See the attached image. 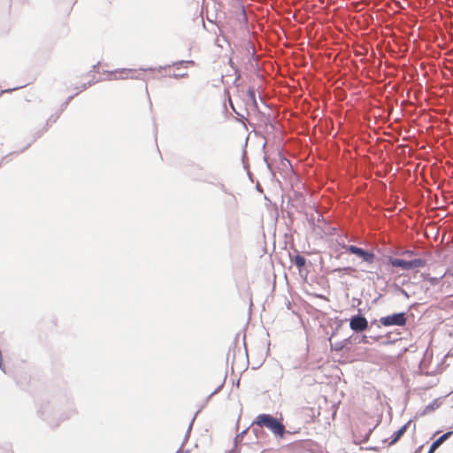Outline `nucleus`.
<instances>
[{"instance_id":"4","label":"nucleus","mask_w":453,"mask_h":453,"mask_svg":"<svg viewBox=\"0 0 453 453\" xmlns=\"http://www.w3.org/2000/svg\"><path fill=\"white\" fill-rule=\"evenodd\" d=\"M138 72L134 69H118L111 72H108V77L110 80H126V79H137Z\"/></svg>"},{"instance_id":"13","label":"nucleus","mask_w":453,"mask_h":453,"mask_svg":"<svg viewBox=\"0 0 453 453\" xmlns=\"http://www.w3.org/2000/svg\"><path fill=\"white\" fill-rule=\"evenodd\" d=\"M180 63L182 64L183 62ZM184 63L188 65H195V62L193 60L185 61Z\"/></svg>"},{"instance_id":"3","label":"nucleus","mask_w":453,"mask_h":453,"mask_svg":"<svg viewBox=\"0 0 453 453\" xmlns=\"http://www.w3.org/2000/svg\"><path fill=\"white\" fill-rule=\"evenodd\" d=\"M407 319L405 313H395L392 315L381 317L380 322L384 326H403L406 324Z\"/></svg>"},{"instance_id":"6","label":"nucleus","mask_w":453,"mask_h":453,"mask_svg":"<svg viewBox=\"0 0 453 453\" xmlns=\"http://www.w3.org/2000/svg\"><path fill=\"white\" fill-rule=\"evenodd\" d=\"M349 327L356 332H362L367 329L368 321L363 316H354L350 319Z\"/></svg>"},{"instance_id":"17","label":"nucleus","mask_w":453,"mask_h":453,"mask_svg":"<svg viewBox=\"0 0 453 453\" xmlns=\"http://www.w3.org/2000/svg\"><path fill=\"white\" fill-rule=\"evenodd\" d=\"M451 275L453 276V272L451 273Z\"/></svg>"},{"instance_id":"15","label":"nucleus","mask_w":453,"mask_h":453,"mask_svg":"<svg viewBox=\"0 0 453 453\" xmlns=\"http://www.w3.org/2000/svg\"><path fill=\"white\" fill-rule=\"evenodd\" d=\"M342 349V346H340V345H337V347H335L336 350H341Z\"/></svg>"},{"instance_id":"5","label":"nucleus","mask_w":453,"mask_h":453,"mask_svg":"<svg viewBox=\"0 0 453 453\" xmlns=\"http://www.w3.org/2000/svg\"><path fill=\"white\" fill-rule=\"evenodd\" d=\"M345 249L349 253L355 254V255L362 257L364 261H365L369 264H372L374 260L375 256L372 252L365 251L363 249L358 248L354 245L346 246Z\"/></svg>"},{"instance_id":"11","label":"nucleus","mask_w":453,"mask_h":453,"mask_svg":"<svg viewBox=\"0 0 453 453\" xmlns=\"http://www.w3.org/2000/svg\"><path fill=\"white\" fill-rule=\"evenodd\" d=\"M440 278H436V277H427L426 278V280L433 286H435L437 285L439 282H440Z\"/></svg>"},{"instance_id":"12","label":"nucleus","mask_w":453,"mask_h":453,"mask_svg":"<svg viewBox=\"0 0 453 453\" xmlns=\"http://www.w3.org/2000/svg\"><path fill=\"white\" fill-rule=\"evenodd\" d=\"M248 95H249V97L252 100V102L254 103V104H257L256 103V98H255V92L253 89H249L248 90Z\"/></svg>"},{"instance_id":"9","label":"nucleus","mask_w":453,"mask_h":453,"mask_svg":"<svg viewBox=\"0 0 453 453\" xmlns=\"http://www.w3.org/2000/svg\"><path fill=\"white\" fill-rule=\"evenodd\" d=\"M410 423L411 421L407 422L393 434V439L390 441V444L395 443L404 434Z\"/></svg>"},{"instance_id":"8","label":"nucleus","mask_w":453,"mask_h":453,"mask_svg":"<svg viewBox=\"0 0 453 453\" xmlns=\"http://www.w3.org/2000/svg\"><path fill=\"white\" fill-rule=\"evenodd\" d=\"M451 434L450 432L442 434L435 441H434L430 447L428 453H434L436 449Z\"/></svg>"},{"instance_id":"2","label":"nucleus","mask_w":453,"mask_h":453,"mask_svg":"<svg viewBox=\"0 0 453 453\" xmlns=\"http://www.w3.org/2000/svg\"><path fill=\"white\" fill-rule=\"evenodd\" d=\"M389 264L395 267H401L403 270H412L425 266L426 261L421 258L406 261L400 258H390Z\"/></svg>"},{"instance_id":"7","label":"nucleus","mask_w":453,"mask_h":453,"mask_svg":"<svg viewBox=\"0 0 453 453\" xmlns=\"http://www.w3.org/2000/svg\"><path fill=\"white\" fill-rule=\"evenodd\" d=\"M319 412L316 411L315 408L311 406H304L301 410V417L306 423H312L319 416Z\"/></svg>"},{"instance_id":"14","label":"nucleus","mask_w":453,"mask_h":453,"mask_svg":"<svg viewBox=\"0 0 453 453\" xmlns=\"http://www.w3.org/2000/svg\"><path fill=\"white\" fill-rule=\"evenodd\" d=\"M90 85H91V82H88V85H87V84H83V85H82V89H86V88H87L88 86H90Z\"/></svg>"},{"instance_id":"1","label":"nucleus","mask_w":453,"mask_h":453,"mask_svg":"<svg viewBox=\"0 0 453 453\" xmlns=\"http://www.w3.org/2000/svg\"><path fill=\"white\" fill-rule=\"evenodd\" d=\"M254 424L268 428L275 436L282 438L286 432L285 426L276 418L270 414H260L257 417Z\"/></svg>"},{"instance_id":"10","label":"nucleus","mask_w":453,"mask_h":453,"mask_svg":"<svg viewBox=\"0 0 453 453\" xmlns=\"http://www.w3.org/2000/svg\"><path fill=\"white\" fill-rule=\"evenodd\" d=\"M292 262L301 270L306 264V259L301 255H296L293 258H291Z\"/></svg>"},{"instance_id":"16","label":"nucleus","mask_w":453,"mask_h":453,"mask_svg":"<svg viewBox=\"0 0 453 453\" xmlns=\"http://www.w3.org/2000/svg\"><path fill=\"white\" fill-rule=\"evenodd\" d=\"M342 349V346H340V345H337V347H335L336 350H341Z\"/></svg>"}]
</instances>
